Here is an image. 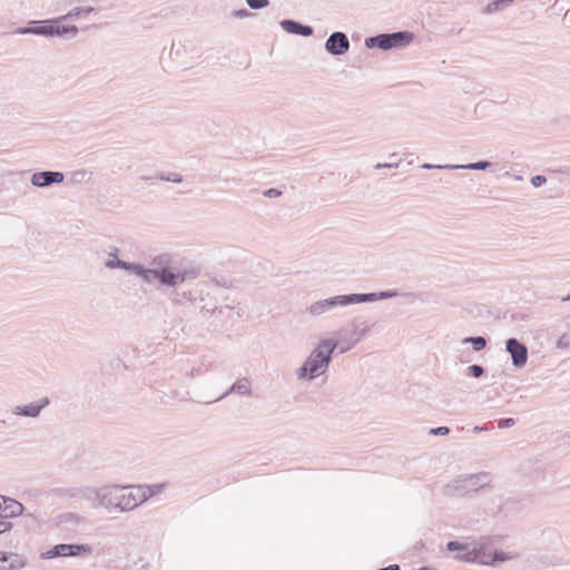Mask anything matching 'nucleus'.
<instances>
[{"mask_svg": "<svg viewBox=\"0 0 570 570\" xmlns=\"http://www.w3.org/2000/svg\"><path fill=\"white\" fill-rule=\"evenodd\" d=\"M151 267H148L149 284L155 281L160 286L181 285L186 281L196 279L200 269L198 267H176L173 265L170 254L164 253L151 258Z\"/></svg>", "mask_w": 570, "mask_h": 570, "instance_id": "f257e3e1", "label": "nucleus"}, {"mask_svg": "<svg viewBox=\"0 0 570 570\" xmlns=\"http://www.w3.org/2000/svg\"><path fill=\"white\" fill-rule=\"evenodd\" d=\"M99 502L105 508L120 512L134 510L146 501V491L142 487L130 488L121 485H106L97 492Z\"/></svg>", "mask_w": 570, "mask_h": 570, "instance_id": "f03ea898", "label": "nucleus"}, {"mask_svg": "<svg viewBox=\"0 0 570 570\" xmlns=\"http://www.w3.org/2000/svg\"><path fill=\"white\" fill-rule=\"evenodd\" d=\"M336 347H338V342L335 338L322 340L306 357L302 366L297 368V377L305 381H313L324 374L332 362Z\"/></svg>", "mask_w": 570, "mask_h": 570, "instance_id": "7ed1b4c3", "label": "nucleus"}, {"mask_svg": "<svg viewBox=\"0 0 570 570\" xmlns=\"http://www.w3.org/2000/svg\"><path fill=\"white\" fill-rule=\"evenodd\" d=\"M79 29L76 24L61 23L59 17L42 20H29L26 26L14 29L16 35H33L45 38L73 39Z\"/></svg>", "mask_w": 570, "mask_h": 570, "instance_id": "20e7f679", "label": "nucleus"}, {"mask_svg": "<svg viewBox=\"0 0 570 570\" xmlns=\"http://www.w3.org/2000/svg\"><path fill=\"white\" fill-rule=\"evenodd\" d=\"M491 482L490 473L480 472L476 474L460 475L446 485V493L450 495H464L475 492Z\"/></svg>", "mask_w": 570, "mask_h": 570, "instance_id": "39448f33", "label": "nucleus"}, {"mask_svg": "<svg viewBox=\"0 0 570 570\" xmlns=\"http://www.w3.org/2000/svg\"><path fill=\"white\" fill-rule=\"evenodd\" d=\"M374 324V322L354 321L351 328H341L336 333V341L338 342V345L341 344L340 353H345L360 343Z\"/></svg>", "mask_w": 570, "mask_h": 570, "instance_id": "423d86ee", "label": "nucleus"}, {"mask_svg": "<svg viewBox=\"0 0 570 570\" xmlns=\"http://www.w3.org/2000/svg\"><path fill=\"white\" fill-rule=\"evenodd\" d=\"M179 286H167L170 288L167 296L174 305H183L185 302L196 304L197 302L205 301V295L208 296V292L205 291V284H198L191 289H181Z\"/></svg>", "mask_w": 570, "mask_h": 570, "instance_id": "0eeeda50", "label": "nucleus"}, {"mask_svg": "<svg viewBox=\"0 0 570 570\" xmlns=\"http://www.w3.org/2000/svg\"><path fill=\"white\" fill-rule=\"evenodd\" d=\"M493 542L490 537H482L479 542L474 543L471 547L470 552L463 554H456L454 558L458 561L470 562V563H480L484 564L485 560L489 558L490 548Z\"/></svg>", "mask_w": 570, "mask_h": 570, "instance_id": "6e6552de", "label": "nucleus"}, {"mask_svg": "<svg viewBox=\"0 0 570 570\" xmlns=\"http://www.w3.org/2000/svg\"><path fill=\"white\" fill-rule=\"evenodd\" d=\"M350 47V39L343 31L332 32L324 43L325 51L333 57H340L347 53Z\"/></svg>", "mask_w": 570, "mask_h": 570, "instance_id": "1a4fd4ad", "label": "nucleus"}, {"mask_svg": "<svg viewBox=\"0 0 570 570\" xmlns=\"http://www.w3.org/2000/svg\"><path fill=\"white\" fill-rule=\"evenodd\" d=\"M505 351L510 354L512 365L515 368H522L525 366L529 358L528 347L525 344L515 337H510L505 341Z\"/></svg>", "mask_w": 570, "mask_h": 570, "instance_id": "9d476101", "label": "nucleus"}, {"mask_svg": "<svg viewBox=\"0 0 570 570\" xmlns=\"http://www.w3.org/2000/svg\"><path fill=\"white\" fill-rule=\"evenodd\" d=\"M347 305H348L347 294H341V295H335V296L313 303L308 307V312L314 316H318V315H322L323 313L328 312L335 307L347 306Z\"/></svg>", "mask_w": 570, "mask_h": 570, "instance_id": "9b49d317", "label": "nucleus"}, {"mask_svg": "<svg viewBox=\"0 0 570 570\" xmlns=\"http://www.w3.org/2000/svg\"><path fill=\"white\" fill-rule=\"evenodd\" d=\"M65 180V174L61 171L42 170L32 174L31 184L38 188H47L52 185L61 184Z\"/></svg>", "mask_w": 570, "mask_h": 570, "instance_id": "f8f14e48", "label": "nucleus"}, {"mask_svg": "<svg viewBox=\"0 0 570 570\" xmlns=\"http://www.w3.org/2000/svg\"><path fill=\"white\" fill-rule=\"evenodd\" d=\"M50 404V399L43 396L36 402H30L24 405H18L13 409L12 413L19 416L36 419L40 415L41 411Z\"/></svg>", "mask_w": 570, "mask_h": 570, "instance_id": "ddd939ff", "label": "nucleus"}, {"mask_svg": "<svg viewBox=\"0 0 570 570\" xmlns=\"http://www.w3.org/2000/svg\"><path fill=\"white\" fill-rule=\"evenodd\" d=\"M281 28L291 35L311 37L314 33V28L294 19H283L279 21Z\"/></svg>", "mask_w": 570, "mask_h": 570, "instance_id": "4468645a", "label": "nucleus"}, {"mask_svg": "<svg viewBox=\"0 0 570 570\" xmlns=\"http://www.w3.org/2000/svg\"><path fill=\"white\" fill-rule=\"evenodd\" d=\"M390 50L406 48L414 39V33L409 30L386 32Z\"/></svg>", "mask_w": 570, "mask_h": 570, "instance_id": "2eb2a0df", "label": "nucleus"}, {"mask_svg": "<svg viewBox=\"0 0 570 570\" xmlns=\"http://www.w3.org/2000/svg\"><path fill=\"white\" fill-rule=\"evenodd\" d=\"M112 265L119 266V269H124L128 274H134L140 277L146 284H149L148 267H146L144 264L138 262L118 261L112 263Z\"/></svg>", "mask_w": 570, "mask_h": 570, "instance_id": "dca6fc26", "label": "nucleus"}, {"mask_svg": "<svg viewBox=\"0 0 570 570\" xmlns=\"http://www.w3.org/2000/svg\"><path fill=\"white\" fill-rule=\"evenodd\" d=\"M233 393L242 395V396L250 395L252 386H250L249 380L247 377H242V379L237 380L216 401H220V400L225 399L227 395L233 394Z\"/></svg>", "mask_w": 570, "mask_h": 570, "instance_id": "f3484780", "label": "nucleus"}, {"mask_svg": "<svg viewBox=\"0 0 570 570\" xmlns=\"http://www.w3.org/2000/svg\"><path fill=\"white\" fill-rule=\"evenodd\" d=\"M24 507L14 499L6 497V504H2L1 518L7 521L9 518H16L23 513Z\"/></svg>", "mask_w": 570, "mask_h": 570, "instance_id": "a211bd4d", "label": "nucleus"}, {"mask_svg": "<svg viewBox=\"0 0 570 570\" xmlns=\"http://www.w3.org/2000/svg\"><path fill=\"white\" fill-rule=\"evenodd\" d=\"M364 45L367 49L390 50L386 32L366 37Z\"/></svg>", "mask_w": 570, "mask_h": 570, "instance_id": "6ab92c4d", "label": "nucleus"}, {"mask_svg": "<svg viewBox=\"0 0 570 570\" xmlns=\"http://www.w3.org/2000/svg\"><path fill=\"white\" fill-rule=\"evenodd\" d=\"M348 305L372 303L380 301L379 292L373 293H351L347 294Z\"/></svg>", "mask_w": 570, "mask_h": 570, "instance_id": "aec40b11", "label": "nucleus"}, {"mask_svg": "<svg viewBox=\"0 0 570 570\" xmlns=\"http://www.w3.org/2000/svg\"><path fill=\"white\" fill-rule=\"evenodd\" d=\"M97 8L88 6V7H75L66 14L59 16L61 23H65L67 20L79 19L83 14H89L92 12H97Z\"/></svg>", "mask_w": 570, "mask_h": 570, "instance_id": "412c9836", "label": "nucleus"}, {"mask_svg": "<svg viewBox=\"0 0 570 570\" xmlns=\"http://www.w3.org/2000/svg\"><path fill=\"white\" fill-rule=\"evenodd\" d=\"M379 296H380V301L401 296L403 298V302L406 304L414 303L415 298H416L414 293H410V292L401 293L397 289L381 291V292H379Z\"/></svg>", "mask_w": 570, "mask_h": 570, "instance_id": "4be33fe9", "label": "nucleus"}, {"mask_svg": "<svg viewBox=\"0 0 570 570\" xmlns=\"http://www.w3.org/2000/svg\"><path fill=\"white\" fill-rule=\"evenodd\" d=\"M68 544L69 543L55 544L52 548H50L46 552H42L40 558L41 559H56V558L68 557V553H67Z\"/></svg>", "mask_w": 570, "mask_h": 570, "instance_id": "5701e85b", "label": "nucleus"}, {"mask_svg": "<svg viewBox=\"0 0 570 570\" xmlns=\"http://www.w3.org/2000/svg\"><path fill=\"white\" fill-rule=\"evenodd\" d=\"M68 557H85L92 553V547L87 543H69Z\"/></svg>", "mask_w": 570, "mask_h": 570, "instance_id": "b1692460", "label": "nucleus"}, {"mask_svg": "<svg viewBox=\"0 0 570 570\" xmlns=\"http://www.w3.org/2000/svg\"><path fill=\"white\" fill-rule=\"evenodd\" d=\"M141 179L144 180H150V179H159L164 181H170L175 184H180L184 178L180 174L177 173H164L160 171L156 176H142Z\"/></svg>", "mask_w": 570, "mask_h": 570, "instance_id": "393cba45", "label": "nucleus"}, {"mask_svg": "<svg viewBox=\"0 0 570 570\" xmlns=\"http://www.w3.org/2000/svg\"><path fill=\"white\" fill-rule=\"evenodd\" d=\"M462 344H471L474 352H480L487 347L488 338L485 336H466L461 341Z\"/></svg>", "mask_w": 570, "mask_h": 570, "instance_id": "a878e982", "label": "nucleus"}, {"mask_svg": "<svg viewBox=\"0 0 570 570\" xmlns=\"http://www.w3.org/2000/svg\"><path fill=\"white\" fill-rule=\"evenodd\" d=\"M196 304H199L200 311L203 313L214 314L217 311L220 313L222 308L217 307V301L215 297H212L209 294L208 296L205 295V301L197 302Z\"/></svg>", "mask_w": 570, "mask_h": 570, "instance_id": "bb28decb", "label": "nucleus"}, {"mask_svg": "<svg viewBox=\"0 0 570 570\" xmlns=\"http://www.w3.org/2000/svg\"><path fill=\"white\" fill-rule=\"evenodd\" d=\"M515 0H493L485 6L483 12L491 14L505 9L508 6L513 4Z\"/></svg>", "mask_w": 570, "mask_h": 570, "instance_id": "cd10ccee", "label": "nucleus"}, {"mask_svg": "<svg viewBox=\"0 0 570 570\" xmlns=\"http://www.w3.org/2000/svg\"><path fill=\"white\" fill-rule=\"evenodd\" d=\"M446 550L449 552H459V554H463L470 552L471 547L469 543L452 540L446 543Z\"/></svg>", "mask_w": 570, "mask_h": 570, "instance_id": "c85d7f7f", "label": "nucleus"}, {"mask_svg": "<svg viewBox=\"0 0 570 570\" xmlns=\"http://www.w3.org/2000/svg\"><path fill=\"white\" fill-rule=\"evenodd\" d=\"M27 564V561L24 558L20 557L17 553H13L11 561L8 566H0V570H19L23 569Z\"/></svg>", "mask_w": 570, "mask_h": 570, "instance_id": "c756f323", "label": "nucleus"}, {"mask_svg": "<svg viewBox=\"0 0 570 570\" xmlns=\"http://www.w3.org/2000/svg\"><path fill=\"white\" fill-rule=\"evenodd\" d=\"M505 560H508V556L505 552L493 550L490 552L489 558L484 562V566H495Z\"/></svg>", "mask_w": 570, "mask_h": 570, "instance_id": "7c9ffc66", "label": "nucleus"}, {"mask_svg": "<svg viewBox=\"0 0 570 570\" xmlns=\"http://www.w3.org/2000/svg\"><path fill=\"white\" fill-rule=\"evenodd\" d=\"M118 261H121L119 258V249L117 247H110L109 258L105 262V267L108 269L119 268V266L112 265V263H116Z\"/></svg>", "mask_w": 570, "mask_h": 570, "instance_id": "2f4dec72", "label": "nucleus"}, {"mask_svg": "<svg viewBox=\"0 0 570 570\" xmlns=\"http://www.w3.org/2000/svg\"><path fill=\"white\" fill-rule=\"evenodd\" d=\"M491 166V163L489 160H479L476 163H469L465 165H462V169L468 170H485Z\"/></svg>", "mask_w": 570, "mask_h": 570, "instance_id": "473e14b6", "label": "nucleus"}, {"mask_svg": "<svg viewBox=\"0 0 570 570\" xmlns=\"http://www.w3.org/2000/svg\"><path fill=\"white\" fill-rule=\"evenodd\" d=\"M485 373V368L482 365L473 364L466 367L465 375L470 377H481Z\"/></svg>", "mask_w": 570, "mask_h": 570, "instance_id": "72a5a7b5", "label": "nucleus"}, {"mask_svg": "<svg viewBox=\"0 0 570 570\" xmlns=\"http://www.w3.org/2000/svg\"><path fill=\"white\" fill-rule=\"evenodd\" d=\"M246 3L253 10H261L269 4V0H246Z\"/></svg>", "mask_w": 570, "mask_h": 570, "instance_id": "f704fd0d", "label": "nucleus"}, {"mask_svg": "<svg viewBox=\"0 0 570 570\" xmlns=\"http://www.w3.org/2000/svg\"><path fill=\"white\" fill-rule=\"evenodd\" d=\"M163 485L161 484H154V485H148V487H142V490L146 491V501L158 494L161 490Z\"/></svg>", "mask_w": 570, "mask_h": 570, "instance_id": "c9c22d12", "label": "nucleus"}, {"mask_svg": "<svg viewBox=\"0 0 570 570\" xmlns=\"http://www.w3.org/2000/svg\"><path fill=\"white\" fill-rule=\"evenodd\" d=\"M449 433H450V428H448V426H436V428H432L430 430V434L436 435V436L448 435Z\"/></svg>", "mask_w": 570, "mask_h": 570, "instance_id": "e433bc0d", "label": "nucleus"}, {"mask_svg": "<svg viewBox=\"0 0 570 570\" xmlns=\"http://www.w3.org/2000/svg\"><path fill=\"white\" fill-rule=\"evenodd\" d=\"M547 183V178L543 175H535L531 177V185L534 188H539L543 186Z\"/></svg>", "mask_w": 570, "mask_h": 570, "instance_id": "4c0bfd02", "label": "nucleus"}, {"mask_svg": "<svg viewBox=\"0 0 570 570\" xmlns=\"http://www.w3.org/2000/svg\"><path fill=\"white\" fill-rule=\"evenodd\" d=\"M570 345V336L568 334H563L559 337L557 341V348L563 350L567 348Z\"/></svg>", "mask_w": 570, "mask_h": 570, "instance_id": "58836bf2", "label": "nucleus"}, {"mask_svg": "<svg viewBox=\"0 0 570 570\" xmlns=\"http://www.w3.org/2000/svg\"><path fill=\"white\" fill-rule=\"evenodd\" d=\"M515 424V420L513 417H504L498 421V428L500 429H509Z\"/></svg>", "mask_w": 570, "mask_h": 570, "instance_id": "ea45409f", "label": "nucleus"}, {"mask_svg": "<svg viewBox=\"0 0 570 570\" xmlns=\"http://www.w3.org/2000/svg\"><path fill=\"white\" fill-rule=\"evenodd\" d=\"M252 16H254V13L248 11L246 8H240V9L233 11V17L238 18V19L248 18Z\"/></svg>", "mask_w": 570, "mask_h": 570, "instance_id": "a19ab883", "label": "nucleus"}, {"mask_svg": "<svg viewBox=\"0 0 570 570\" xmlns=\"http://www.w3.org/2000/svg\"><path fill=\"white\" fill-rule=\"evenodd\" d=\"M88 173L86 170H77L72 174V181L82 183L86 180Z\"/></svg>", "mask_w": 570, "mask_h": 570, "instance_id": "79ce46f5", "label": "nucleus"}, {"mask_svg": "<svg viewBox=\"0 0 570 570\" xmlns=\"http://www.w3.org/2000/svg\"><path fill=\"white\" fill-rule=\"evenodd\" d=\"M263 195L267 198H276V197H279L282 195V190L277 189V188H268V189H265L263 191Z\"/></svg>", "mask_w": 570, "mask_h": 570, "instance_id": "37998d69", "label": "nucleus"}, {"mask_svg": "<svg viewBox=\"0 0 570 570\" xmlns=\"http://www.w3.org/2000/svg\"><path fill=\"white\" fill-rule=\"evenodd\" d=\"M13 528V523L10 521H4L0 517V534L10 531Z\"/></svg>", "mask_w": 570, "mask_h": 570, "instance_id": "c03bdc74", "label": "nucleus"}, {"mask_svg": "<svg viewBox=\"0 0 570 570\" xmlns=\"http://www.w3.org/2000/svg\"><path fill=\"white\" fill-rule=\"evenodd\" d=\"M210 282L214 283L216 286H222V287H226V288L230 287V284L224 277H222L219 279L213 278Z\"/></svg>", "mask_w": 570, "mask_h": 570, "instance_id": "a18cd8bd", "label": "nucleus"}, {"mask_svg": "<svg viewBox=\"0 0 570 570\" xmlns=\"http://www.w3.org/2000/svg\"><path fill=\"white\" fill-rule=\"evenodd\" d=\"M438 169H441V170H453V169H462V165H450V164H446V165H438L436 166Z\"/></svg>", "mask_w": 570, "mask_h": 570, "instance_id": "49530a36", "label": "nucleus"}, {"mask_svg": "<svg viewBox=\"0 0 570 570\" xmlns=\"http://www.w3.org/2000/svg\"><path fill=\"white\" fill-rule=\"evenodd\" d=\"M490 428H492L491 424H484V425H475L473 428V432L474 433H480V432H483V431H488Z\"/></svg>", "mask_w": 570, "mask_h": 570, "instance_id": "de8ad7c7", "label": "nucleus"}, {"mask_svg": "<svg viewBox=\"0 0 570 570\" xmlns=\"http://www.w3.org/2000/svg\"><path fill=\"white\" fill-rule=\"evenodd\" d=\"M12 556H13L12 552L0 551V561L6 562V561L10 560L12 558Z\"/></svg>", "mask_w": 570, "mask_h": 570, "instance_id": "09e8293b", "label": "nucleus"}, {"mask_svg": "<svg viewBox=\"0 0 570 570\" xmlns=\"http://www.w3.org/2000/svg\"><path fill=\"white\" fill-rule=\"evenodd\" d=\"M399 166V164H391V163H384V164H377L375 165V168L376 169H381V168H396Z\"/></svg>", "mask_w": 570, "mask_h": 570, "instance_id": "8fccbe9b", "label": "nucleus"}, {"mask_svg": "<svg viewBox=\"0 0 570 570\" xmlns=\"http://www.w3.org/2000/svg\"><path fill=\"white\" fill-rule=\"evenodd\" d=\"M379 570H401V567L397 563H393V564H389L386 567H382Z\"/></svg>", "mask_w": 570, "mask_h": 570, "instance_id": "3c124183", "label": "nucleus"}, {"mask_svg": "<svg viewBox=\"0 0 570 570\" xmlns=\"http://www.w3.org/2000/svg\"><path fill=\"white\" fill-rule=\"evenodd\" d=\"M436 166L438 165L425 163V164L421 165V168H423V169H438Z\"/></svg>", "mask_w": 570, "mask_h": 570, "instance_id": "603ef678", "label": "nucleus"}, {"mask_svg": "<svg viewBox=\"0 0 570 570\" xmlns=\"http://www.w3.org/2000/svg\"><path fill=\"white\" fill-rule=\"evenodd\" d=\"M561 302H570V293L561 298Z\"/></svg>", "mask_w": 570, "mask_h": 570, "instance_id": "864d4df0", "label": "nucleus"}, {"mask_svg": "<svg viewBox=\"0 0 570 570\" xmlns=\"http://www.w3.org/2000/svg\"><path fill=\"white\" fill-rule=\"evenodd\" d=\"M63 518H65V519H72V518H73V514H70V513H69V514L63 515Z\"/></svg>", "mask_w": 570, "mask_h": 570, "instance_id": "5fc2aeb1", "label": "nucleus"}, {"mask_svg": "<svg viewBox=\"0 0 570 570\" xmlns=\"http://www.w3.org/2000/svg\"><path fill=\"white\" fill-rule=\"evenodd\" d=\"M570 16V9L566 12L564 19H567Z\"/></svg>", "mask_w": 570, "mask_h": 570, "instance_id": "6e6d98bb", "label": "nucleus"}]
</instances>
